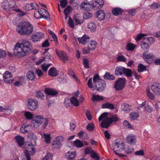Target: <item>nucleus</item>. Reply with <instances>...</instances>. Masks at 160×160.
Returning <instances> with one entry per match:
<instances>
[{
	"label": "nucleus",
	"instance_id": "obj_14",
	"mask_svg": "<svg viewBox=\"0 0 160 160\" xmlns=\"http://www.w3.org/2000/svg\"><path fill=\"white\" fill-rule=\"evenodd\" d=\"M44 34L42 32H37L33 34L31 36V39L34 42H38L40 39L43 38Z\"/></svg>",
	"mask_w": 160,
	"mask_h": 160
},
{
	"label": "nucleus",
	"instance_id": "obj_7",
	"mask_svg": "<svg viewBox=\"0 0 160 160\" xmlns=\"http://www.w3.org/2000/svg\"><path fill=\"white\" fill-rule=\"evenodd\" d=\"M113 150L116 155L119 154V153H118V152L121 151L122 149L124 148V143L123 142L120 143L116 141H115L113 143Z\"/></svg>",
	"mask_w": 160,
	"mask_h": 160
},
{
	"label": "nucleus",
	"instance_id": "obj_36",
	"mask_svg": "<svg viewBox=\"0 0 160 160\" xmlns=\"http://www.w3.org/2000/svg\"><path fill=\"white\" fill-rule=\"evenodd\" d=\"M73 145L74 146L79 148H82L83 146L82 142L79 139H77L74 142Z\"/></svg>",
	"mask_w": 160,
	"mask_h": 160
},
{
	"label": "nucleus",
	"instance_id": "obj_55",
	"mask_svg": "<svg viewBox=\"0 0 160 160\" xmlns=\"http://www.w3.org/2000/svg\"><path fill=\"white\" fill-rule=\"evenodd\" d=\"M50 65V64H46L45 63L43 64L41 66L43 71L45 72H47Z\"/></svg>",
	"mask_w": 160,
	"mask_h": 160
},
{
	"label": "nucleus",
	"instance_id": "obj_37",
	"mask_svg": "<svg viewBox=\"0 0 160 160\" xmlns=\"http://www.w3.org/2000/svg\"><path fill=\"white\" fill-rule=\"evenodd\" d=\"M104 79L112 80L115 79L114 76L112 74H111L109 72H106L104 76Z\"/></svg>",
	"mask_w": 160,
	"mask_h": 160
},
{
	"label": "nucleus",
	"instance_id": "obj_40",
	"mask_svg": "<svg viewBox=\"0 0 160 160\" xmlns=\"http://www.w3.org/2000/svg\"><path fill=\"white\" fill-rule=\"evenodd\" d=\"M44 141L46 143H49L51 140L50 135L48 133H45L43 134Z\"/></svg>",
	"mask_w": 160,
	"mask_h": 160
},
{
	"label": "nucleus",
	"instance_id": "obj_21",
	"mask_svg": "<svg viewBox=\"0 0 160 160\" xmlns=\"http://www.w3.org/2000/svg\"><path fill=\"white\" fill-rule=\"evenodd\" d=\"M77 153L75 151H70L66 155V157L68 158L67 160H73L76 157Z\"/></svg>",
	"mask_w": 160,
	"mask_h": 160
},
{
	"label": "nucleus",
	"instance_id": "obj_4",
	"mask_svg": "<svg viewBox=\"0 0 160 160\" xmlns=\"http://www.w3.org/2000/svg\"><path fill=\"white\" fill-rule=\"evenodd\" d=\"M154 41V38L152 37L144 38L140 43L141 47L143 50L147 49L150 45Z\"/></svg>",
	"mask_w": 160,
	"mask_h": 160
},
{
	"label": "nucleus",
	"instance_id": "obj_50",
	"mask_svg": "<svg viewBox=\"0 0 160 160\" xmlns=\"http://www.w3.org/2000/svg\"><path fill=\"white\" fill-rule=\"evenodd\" d=\"M46 12H48V13H46L45 12H43V14L42 15L43 16H42V17L48 21H49L50 20L49 14L48 11H46Z\"/></svg>",
	"mask_w": 160,
	"mask_h": 160
},
{
	"label": "nucleus",
	"instance_id": "obj_48",
	"mask_svg": "<svg viewBox=\"0 0 160 160\" xmlns=\"http://www.w3.org/2000/svg\"><path fill=\"white\" fill-rule=\"evenodd\" d=\"M30 3H26L22 7L23 9L26 11L32 10V8L30 7Z\"/></svg>",
	"mask_w": 160,
	"mask_h": 160
},
{
	"label": "nucleus",
	"instance_id": "obj_6",
	"mask_svg": "<svg viewBox=\"0 0 160 160\" xmlns=\"http://www.w3.org/2000/svg\"><path fill=\"white\" fill-rule=\"evenodd\" d=\"M31 143L30 144H28V145L26 144L24 146L25 148H26V152L33 154L36 152V149L34 148V146L36 143V141L32 140L31 141Z\"/></svg>",
	"mask_w": 160,
	"mask_h": 160
},
{
	"label": "nucleus",
	"instance_id": "obj_2",
	"mask_svg": "<svg viewBox=\"0 0 160 160\" xmlns=\"http://www.w3.org/2000/svg\"><path fill=\"white\" fill-rule=\"evenodd\" d=\"M16 31L21 35L28 36L33 32V28L30 23L24 21L19 23L17 27Z\"/></svg>",
	"mask_w": 160,
	"mask_h": 160
},
{
	"label": "nucleus",
	"instance_id": "obj_19",
	"mask_svg": "<svg viewBox=\"0 0 160 160\" xmlns=\"http://www.w3.org/2000/svg\"><path fill=\"white\" fill-rule=\"evenodd\" d=\"M45 92L48 95L55 96L58 93V92L53 88H47L45 90Z\"/></svg>",
	"mask_w": 160,
	"mask_h": 160
},
{
	"label": "nucleus",
	"instance_id": "obj_15",
	"mask_svg": "<svg viewBox=\"0 0 160 160\" xmlns=\"http://www.w3.org/2000/svg\"><path fill=\"white\" fill-rule=\"evenodd\" d=\"M126 140L127 142L131 145H134L136 142V137L133 134L129 135L126 137Z\"/></svg>",
	"mask_w": 160,
	"mask_h": 160
},
{
	"label": "nucleus",
	"instance_id": "obj_28",
	"mask_svg": "<svg viewBox=\"0 0 160 160\" xmlns=\"http://www.w3.org/2000/svg\"><path fill=\"white\" fill-rule=\"evenodd\" d=\"M124 67H118L115 70V74L117 76L121 75L123 74Z\"/></svg>",
	"mask_w": 160,
	"mask_h": 160
},
{
	"label": "nucleus",
	"instance_id": "obj_64",
	"mask_svg": "<svg viewBox=\"0 0 160 160\" xmlns=\"http://www.w3.org/2000/svg\"><path fill=\"white\" fill-rule=\"evenodd\" d=\"M147 95L148 97L152 99H153L154 98V96L152 93L150 92L149 90H147Z\"/></svg>",
	"mask_w": 160,
	"mask_h": 160
},
{
	"label": "nucleus",
	"instance_id": "obj_16",
	"mask_svg": "<svg viewBox=\"0 0 160 160\" xmlns=\"http://www.w3.org/2000/svg\"><path fill=\"white\" fill-rule=\"evenodd\" d=\"M112 123L110 118H106L104 119L101 122V126L103 128H108Z\"/></svg>",
	"mask_w": 160,
	"mask_h": 160
},
{
	"label": "nucleus",
	"instance_id": "obj_58",
	"mask_svg": "<svg viewBox=\"0 0 160 160\" xmlns=\"http://www.w3.org/2000/svg\"><path fill=\"white\" fill-rule=\"evenodd\" d=\"M73 18L75 21V22L77 24H81L83 22L82 20H80L77 17L75 16H74Z\"/></svg>",
	"mask_w": 160,
	"mask_h": 160
},
{
	"label": "nucleus",
	"instance_id": "obj_29",
	"mask_svg": "<svg viewBox=\"0 0 160 160\" xmlns=\"http://www.w3.org/2000/svg\"><path fill=\"white\" fill-rule=\"evenodd\" d=\"M61 59V60L64 63L65 62V61H67L68 60V56L66 53L62 51H61V53L58 56Z\"/></svg>",
	"mask_w": 160,
	"mask_h": 160
},
{
	"label": "nucleus",
	"instance_id": "obj_45",
	"mask_svg": "<svg viewBox=\"0 0 160 160\" xmlns=\"http://www.w3.org/2000/svg\"><path fill=\"white\" fill-rule=\"evenodd\" d=\"M103 99V97L101 96L98 95H93V97L92 99V100L93 101H95L102 100Z\"/></svg>",
	"mask_w": 160,
	"mask_h": 160
},
{
	"label": "nucleus",
	"instance_id": "obj_52",
	"mask_svg": "<svg viewBox=\"0 0 160 160\" xmlns=\"http://www.w3.org/2000/svg\"><path fill=\"white\" fill-rule=\"evenodd\" d=\"M26 118L28 119H31L33 117V115L31 112H26L24 114Z\"/></svg>",
	"mask_w": 160,
	"mask_h": 160
},
{
	"label": "nucleus",
	"instance_id": "obj_24",
	"mask_svg": "<svg viewBox=\"0 0 160 160\" xmlns=\"http://www.w3.org/2000/svg\"><path fill=\"white\" fill-rule=\"evenodd\" d=\"M28 78L32 81H34L35 80L36 78V75L34 72L32 71H28L27 74Z\"/></svg>",
	"mask_w": 160,
	"mask_h": 160
},
{
	"label": "nucleus",
	"instance_id": "obj_8",
	"mask_svg": "<svg viewBox=\"0 0 160 160\" xmlns=\"http://www.w3.org/2000/svg\"><path fill=\"white\" fill-rule=\"evenodd\" d=\"M27 104L28 108L31 111H33L37 109L38 102L35 99L30 98L28 100Z\"/></svg>",
	"mask_w": 160,
	"mask_h": 160
},
{
	"label": "nucleus",
	"instance_id": "obj_38",
	"mask_svg": "<svg viewBox=\"0 0 160 160\" xmlns=\"http://www.w3.org/2000/svg\"><path fill=\"white\" fill-rule=\"evenodd\" d=\"M35 96L38 99H43L44 98L43 93L40 91L36 92Z\"/></svg>",
	"mask_w": 160,
	"mask_h": 160
},
{
	"label": "nucleus",
	"instance_id": "obj_17",
	"mask_svg": "<svg viewBox=\"0 0 160 160\" xmlns=\"http://www.w3.org/2000/svg\"><path fill=\"white\" fill-rule=\"evenodd\" d=\"M152 91L156 94L160 95V84L158 82H154L151 85Z\"/></svg>",
	"mask_w": 160,
	"mask_h": 160
},
{
	"label": "nucleus",
	"instance_id": "obj_18",
	"mask_svg": "<svg viewBox=\"0 0 160 160\" xmlns=\"http://www.w3.org/2000/svg\"><path fill=\"white\" fill-rule=\"evenodd\" d=\"M78 40L79 43H81L85 45L87 44L90 40L89 37L86 34H85L81 38H78Z\"/></svg>",
	"mask_w": 160,
	"mask_h": 160
},
{
	"label": "nucleus",
	"instance_id": "obj_20",
	"mask_svg": "<svg viewBox=\"0 0 160 160\" xmlns=\"http://www.w3.org/2000/svg\"><path fill=\"white\" fill-rule=\"evenodd\" d=\"M43 12H45L46 13H48V12H46V10L43 8H42V10L35 11L34 13L35 17L37 19L42 18V16H43L42 15L43 14Z\"/></svg>",
	"mask_w": 160,
	"mask_h": 160
},
{
	"label": "nucleus",
	"instance_id": "obj_33",
	"mask_svg": "<svg viewBox=\"0 0 160 160\" xmlns=\"http://www.w3.org/2000/svg\"><path fill=\"white\" fill-rule=\"evenodd\" d=\"M88 27L92 32H94L96 30V25L93 22H89L88 24Z\"/></svg>",
	"mask_w": 160,
	"mask_h": 160
},
{
	"label": "nucleus",
	"instance_id": "obj_31",
	"mask_svg": "<svg viewBox=\"0 0 160 160\" xmlns=\"http://www.w3.org/2000/svg\"><path fill=\"white\" fill-rule=\"evenodd\" d=\"M94 7L100 8L104 5V2L102 0H97L94 1Z\"/></svg>",
	"mask_w": 160,
	"mask_h": 160
},
{
	"label": "nucleus",
	"instance_id": "obj_53",
	"mask_svg": "<svg viewBox=\"0 0 160 160\" xmlns=\"http://www.w3.org/2000/svg\"><path fill=\"white\" fill-rule=\"evenodd\" d=\"M30 7L32 10H37L39 8V6L36 3H31Z\"/></svg>",
	"mask_w": 160,
	"mask_h": 160
},
{
	"label": "nucleus",
	"instance_id": "obj_3",
	"mask_svg": "<svg viewBox=\"0 0 160 160\" xmlns=\"http://www.w3.org/2000/svg\"><path fill=\"white\" fill-rule=\"evenodd\" d=\"M2 8L7 12L18 11L19 9H15L16 7L15 2L14 1H6L2 2L1 4Z\"/></svg>",
	"mask_w": 160,
	"mask_h": 160
},
{
	"label": "nucleus",
	"instance_id": "obj_59",
	"mask_svg": "<svg viewBox=\"0 0 160 160\" xmlns=\"http://www.w3.org/2000/svg\"><path fill=\"white\" fill-rule=\"evenodd\" d=\"M108 114L107 112H104L98 118V121H100L102 120L104 118H106V117L108 116Z\"/></svg>",
	"mask_w": 160,
	"mask_h": 160
},
{
	"label": "nucleus",
	"instance_id": "obj_22",
	"mask_svg": "<svg viewBox=\"0 0 160 160\" xmlns=\"http://www.w3.org/2000/svg\"><path fill=\"white\" fill-rule=\"evenodd\" d=\"M105 13L102 10L98 11L96 12V17L99 21L103 20L105 18Z\"/></svg>",
	"mask_w": 160,
	"mask_h": 160
},
{
	"label": "nucleus",
	"instance_id": "obj_25",
	"mask_svg": "<svg viewBox=\"0 0 160 160\" xmlns=\"http://www.w3.org/2000/svg\"><path fill=\"white\" fill-rule=\"evenodd\" d=\"M112 12L113 14L114 15L118 16L122 13L123 10L120 8L117 7L113 8L112 10Z\"/></svg>",
	"mask_w": 160,
	"mask_h": 160
},
{
	"label": "nucleus",
	"instance_id": "obj_42",
	"mask_svg": "<svg viewBox=\"0 0 160 160\" xmlns=\"http://www.w3.org/2000/svg\"><path fill=\"white\" fill-rule=\"evenodd\" d=\"M129 118L131 120H134L137 119L138 117V113L137 112L131 113L129 114Z\"/></svg>",
	"mask_w": 160,
	"mask_h": 160
},
{
	"label": "nucleus",
	"instance_id": "obj_12",
	"mask_svg": "<svg viewBox=\"0 0 160 160\" xmlns=\"http://www.w3.org/2000/svg\"><path fill=\"white\" fill-rule=\"evenodd\" d=\"M80 6L81 9L83 10L90 11L94 7V3L93 2L90 4L88 2H83L81 4Z\"/></svg>",
	"mask_w": 160,
	"mask_h": 160
},
{
	"label": "nucleus",
	"instance_id": "obj_51",
	"mask_svg": "<svg viewBox=\"0 0 160 160\" xmlns=\"http://www.w3.org/2000/svg\"><path fill=\"white\" fill-rule=\"evenodd\" d=\"M6 55V52L5 51L1 49H0V58H5Z\"/></svg>",
	"mask_w": 160,
	"mask_h": 160
},
{
	"label": "nucleus",
	"instance_id": "obj_32",
	"mask_svg": "<svg viewBox=\"0 0 160 160\" xmlns=\"http://www.w3.org/2000/svg\"><path fill=\"white\" fill-rule=\"evenodd\" d=\"M71 103L75 107H77L79 105V102L77 99L74 97H71L70 99Z\"/></svg>",
	"mask_w": 160,
	"mask_h": 160
},
{
	"label": "nucleus",
	"instance_id": "obj_47",
	"mask_svg": "<svg viewBox=\"0 0 160 160\" xmlns=\"http://www.w3.org/2000/svg\"><path fill=\"white\" fill-rule=\"evenodd\" d=\"M123 106V107L122 108V110L128 112L130 110L131 106L128 104L126 103H123L122 106Z\"/></svg>",
	"mask_w": 160,
	"mask_h": 160
},
{
	"label": "nucleus",
	"instance_id": "obj_49",
	"mask_svg": "<svg viewBox=\"0 0 160 160\" xmlns=\"http://www.w3.org/2000/svg\"><path fill=\"white\" fill-rule=\"evenodd\" d=\"M138 70L139 72H142L146 70V67L142 64H140L138 66Z\"/></svg>",
	"mask_w": 160,
	"mask_h": 160
},
{
	"label": "nucleus",
	"instance_id": "obj_13",
	"mask_svg": "<svg viewBox=\"0 0 160 160\" xmlns=\"http://www.w3.org/2000/svg\"><path fill=\"white\" fill-rule=\"evenodd\" d=\"M106 82L104 80H100L98 81V84L95 85L96 90L100 92H102L106 87Z\"/></svg>",
	"mask_w": 160,
	"mask_h": 160
},
{
	"label": "nucleus",
	"instance_id": "obj_35",
	"mask_svg": "<svg viewBox=\"0 0 160 160\" xmlns=\"http://www.w3.org/2000/svg\"><path fill=\"white\" fill-rule=\"evenodd\" d=\"M123 74L128 77H130L132 76V72L131 70L126 68L124 67Z\"/></svg>",
	"mask_w": 160,
	"mask_h": 160
},
{
	"label": "nucleus",
	"instance_id": "obj_9",
	"mask_svg": "<svg viewBox=\"0 0 160 160\" xmlns=\"http://www.w3.org/2000/svg\"><path fill=\"white\" fill-rule=\"evenodd\" d=\"M44 120V118L42 115H36L32 121V122L34 124V127L35 128H37L42 123Z\"/></svg>",
	"mask_w": 160,
	"mask_h": 160
},
{
	"label": "nucleus",
	"instance_id": "obj_39",
	"mask_svg": "<svg viewBox=\"0 0 160 160\" xmlns=\"http://www.w3.org/2000/svg\"><path fill=\"white\" fill-rule=\"evenodd\" d=\"M52 145L54 148H60L61 146L60 142L57 139L54 141Z\"/></svg>",
	"mask_w": 160,
	"mask_h": 160
},
{
	"label": "nucleus",
	"instance_id": "obj_5",
	"mask_svg": "<svg viewBox=\"0 0 160 160\" xmlns=\"http://www.w3.org/2000/svg\"><path fill=\"white\" fill-rule=\"evenodd\" d=\"M126 80L125 78H120L117 80L114 84V87L118 91H120L123 89L125 86Z\"/></svg>",
	"mask_w": 160,
	"mask_h": 160
},
{
	"label": "nucleus",
	"instance_id": "obj_62",
	"mask_svg": "<svg viewBox=\"0 0 160 160\" xmlns=\"http://www.w3.org/2000/svg\"><path fill=\"white\" fill-rule=\"evenodd\" d=\"M101 80L99 78V76L98 75H94L93 77V82L95 84H96V82L98 81Z\"/></svg>",
	"mask_w": 160,
	"mask_h": 160
},
{
	"label": "nucleus",
	"instance_id": "obj_26",
	"mask_svg": "<svg viewBox=\"0 0 160 160\" xmlns=\"http://www.w3.org/2000/svg\"><path fill=\"white\" fill-rule=\"evenodd\" d=\"M16 142L19 146H22L24 145V138L19 136H17L15 137Z\"/></svg>",
	"mask_w": 160,
	"mask_h": 160
},
{
	"label": "nucleus",
	"instance_id": "obj_11",
	"mask_svg": "<svg viewBox=\"0 0 160 160\" xmlns=\"http://www.w3.org/2000/svg\"><path fill=\"white\" fill-rule=\"evenodd\" d=\"M4 81L7 83H11L14 80L12 74L9 71H6L3 75Z\"/></svg>",
	"mask_w": 160,
	"mask_h": 160
},
{
	"label": "nucleus",
	"instance_id": "obj_60",
	"mask_svg": "<svg viewBox=\"0 0 160 160\" xmlns=\"http://www.w3.org/2000/svg\"><path fill=\"white\" fill-rule=\"evenodd\" d=\"M108 114L107 112H104L98 118V121H100L102 120L104 118H106V117L108 116Z\"/></svg>",
	"mask_w": 160,
	"mask_h": 160
},
{
	"label": "nucleus",
	"instance_id": "obj_56",
	"mask_svg": "<svg viewBox=\"0 0 160 160\" xmlns=\"http://www.w3.org/2000/svg\"><path fill=\"white\" fill-rule=\"evenodd\" d=\"M92 14L91 13L87 12L84 14L83 17L84 19H87L91 18L92 17Z\"/></svg>",
	"mask_w": 160,
	"mask_h": 160
},
{
	"label": "nucleus",
	"instance_id": "obj_46",
	"mask_svg": "<svg viewBox=\"0 0 160 160\" xmlns=\"http://www.w3.org/2000/svg\"><path fill=\"white\" fill-rule=\"evenodd\" d=\"M94 125L93 123H91L88 124L86 127L87 129L89 131H92L94 129Z\"/></svg>",
	"mask_w": 160,
	"mask_h": 160
},
{
	"label": "nucleus",
	"instance_id": "obj_63",
	"mask_svg": "<svg viewBox=\"0 0 160 160\" xmlns=\"http://www.w3.org/2000/svg\"><path fill=\"white\" fill-rule=\"evenodd\" d=\"M110 118H111V121H112V123L113 122H116L117 121H118L119 119L118 116L116 115H113L112 117Z\"/></svg>",
	"mask_w": 160,
	"mask_h": 160
},
{
	"label": "nucleus",
	"instance_id": "obj_41",
	"mask_svg": "<svg viewBox=\"0 0 160 160\" xmlns=\"http://www.w3.org/2000/svg\"><path fill=\"white\" fill-rule=\"evenodd\" d=\"M90 156L95 160H99V157L98 155L93 150L91 151Z\"/></svg>",
	"mask_w": 160,
	"mask_h": 160
},
{
	"label": "nucleus",
	"instance_id": "obj_27",
	"mask_svg": "<svg viewBox=\"0 0 160 160\" xmlns=\"http://www.w3.org/2000/svg\"><path fill=\"white\" fill-rule=\"evenodd\" d=\"M30 126L28 124H23L20 129L21 132L25 133L28 132L29 131V128Z\"/></svg>",
	"mask_w": 160,
	"mask_h": 160
},
{
	"label": "nucleus",
	"instance_id": "obj_61",
	"mask_svg": "<svg viewBox=\"0 0 160 160\" xmlns=\"http://www.w3.org/2000/svg\"><path fill=\"white\" fill-rule=\"evenodd\" d=\"M52 156L51 154L50 153H48L42 160H52Z\"/></svg>",
	"mask_w": 160,
	"mask_h": 160
},
{
	"label": "nucleus",
	"instance_id": "obj_34",
	"mask_svg": "<svg viewBox=\"0 0 160 160\" xmlns=\"http://www.w3.org/2000/svg\"><path fill=\"white\" fill-rule=\"evenodd\" d=\"M102 108H107L112 110L114 108V106L112 104L106 103L102 105Z\"/></svg>",
	"mask_w": 160,
	"mask_h": 160
},
{
	"label": "nucleus",
	"instance_id": "obj_23",
	"mask_svg": "<svg viewBox=\"0 0 160 160\" xmlns=\"http://www.w3.org/2000/svg\"><path fill=\"white\" fill-rule=\"evenodd\" d=\"M48 74L51 77H55L58 75V72L55 68L52 67L49 69Z\"/></svg>",
	"mask_w": 160,
	"mask_h": 160
},
{
	"label": "nucleus",
	"instance_id": "obj_43",
	"mask_svg": "<svg viewBox=\"0 0 160 160\" xmlns=\"http://www.w3.org/2000/svg\"><path fill=\"white\" fill-rule=\"evenodd\" d=\"M136 46L133 44L131 43H128L126 46L127 49L128 51H132L135 48Z\"/></svg>",
	"mask_w": 160,
	"mask_h": 160
},
{
	"label": "nucleus",
	"instance_id": "obj_54",
	"mask_svg": "<svg viewBox=\"0 0 160 160\" xmlns=\"http://www.w3.org/2000/svg\"><path fill=\"white\" fill-rule=\"evenodd\" d=\"M83 64L84 67L86 68H89V60L87 59L84 58L83 60Z\"/></svg>",
	"mask_w": 160,
	"mask_h": 160
},
{
	"label": "nucleus",
	"instance_id": "obj_44",
	"mask_svg": "<svg viewBox=\"0 0 160 160\" xmlns=\"http://www.w3.org/2000/svg\"><path fill=\"white\" fill-rule=\"evenodd\" d=\"M15 9H19L18 11H15L16 12H19L18 14V16L19 17H22L26 14V12H24L22 11L21 10L19 9L18 8V6L16 5V7H15Z\"/></svg>",
	"mask_w": 160,
	"mask_h": 160
},
{
	"label": "nucleus",
	"instance_id": "obj_30",
	"mask_svg": "<svg viewBox=\"0 0 160 160\" xmlns=\"http://www.w3.org/2000/svg\"><path fill=\"white\" fill-rule=\"evenodd\" d=\"M97 42L94 40L91 41L90 43L88 44V48L89 50H93L96 48Z\"/></svg>",
	"mask_w": 160,
	"mask_h": 160
},
{
	"label": "nucleus",
	"instance_id": "obj_1",
	"mask_svg": "<svg viewBox=\"0 0 160 160\" xmlns=\"http://www.w3.org/2000/svg\"><path fill=\"white\" fill-rule=\"evenodd\" d=\"M32 47L30 42L27 40H21L17 43L13 49L14 54L21 57L28 54Z\"/></svg>",
	"mask_w": 160,
	"mask_h": 160
},
{
	"label": "nucleus",
	"instance_id": "obj_57",
	"mask_svg": "<svg viewBox=\"0 0 160 160\" xmlns=\"http://www.w3.org/2000/svg\"><path fill=\"white\" fill-rule=\"evenodd\" d=\"M117 60L118 61H122L125 62L126 61V59L123 55L119 56L117 58Z\"/></svg>",
	"mask_w": 160,
	"mask_h": 160
},
{
	"label": "nucleus",
	"instance_id": "obj_10",
	"mask_svg": "<svg viewBox=\"0 0 160 160\" xmlns=\"http://www.w3.org/2000/svg\"><path fill=\"white\" fill-rule=\"evenodd\" d=\"M143 57L145 60L148 63L152 62L154 56L152 53H149L148 51H147L143 54Z\"/></svg>",
	"mask_w": 160,
	"mask_h": 160
}]
</instances>
